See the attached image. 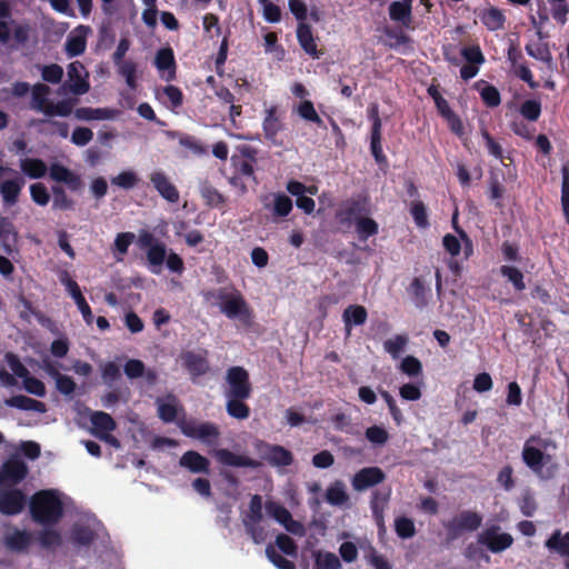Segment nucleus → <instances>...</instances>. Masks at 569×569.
<instances>
[{
	"mask_svg": "<svg viewBox=\"0 0 569 569\" xmlns=\"http://www.w3.org/2000/svg\"><path fill=\"white\" fill-rule=\"evenodd\" d=\"M226 411L237 420H246L251 415V409L247 405L252 395V385L249 372L240 366L230 367L226 372Z\"/></svg>",
	"mask_w": 569,
	"mask_h": 569,
	"instance_id": "1",
	"label": "nucleus"
},
{
	"mask_svg": "<svg viewBox=\"0 0 569 569\" xmlns=\"http://www.w3.org/2000/svg\"><path fill=\"white\" fill-rule=\"evenodd\" d=\"M29 509L32 520L44 527L57 525L63 517V503L53 489L36 492L30 499Z\"/></svg>",
	"mask_w": 569,
	"mask_h": 569,
	"instance_id": "2",
	"label": "nucleus"
},
{
	"mask_svg": "<svg viewBox=\"0 0 569 569\" xmlns=\"http://www.w3.org/2000/svg\"><path fill=\"white\" fill-rule=\"evenodd\" d=\"M207 301L217 300L220 311L229 319H239L243 323H250L252 310L240 291L219 288L204 293Z\"/></svg>",
	"mask_w": 569,
	"mask_h": 569,
	"instance_id": "3",
	"label": "nucleus"
},
{
	"mask_svg": "<svg viewBox=\"0 0 569 569\" xmlns=\"http://www.w3.org/2000/svg\"><path fill=\"white\" fill-rule=\"evenodd\" d=\"M208 357L209 352L207 349L186 350L179 355V361L193 383H197L200 377L206 376L210 371Z\"/></svg>",
	"mask_w": 569,
	"mask_h": 569,
	"instance_id": "4",
	"label": "nucleus"
},
{
	"mask_svg": "<svg viewBox=\"0 0 569 569\" xmlns=\"http://www.w3.org/2000/svg\"><path fill=\"white\" fill-rule=\"evenodd\" d=\"M369 213L370 207L367 198H349L340 204L335 218L341 227L350 228Z\"/></svg>",
	"mask_w": 569,
	"mask_h": 569,
	"instance_id": "5",
	"label": "nucleus"
},
{
	"mask_svg": "<svg viewBox=\"0 0 569 569\" xmlns=\"http://www.w3.org/2000/svg\"><path fill=\"white\" fill-rule=\"evenodd\" d=\"M181 432L189 438L198 439L209 447H214L220 437V430L213 422L183 421L180 425Z\"/></svg>",
	"mask_w": 569,
	"mask_h": 569,
	"instance_id": "6",
	"label": "nucleus"
},
{
	"mask_svg": "<svg viewBox=\"0 0 569 569\" xmlns=\"http://www.w3.org/2000/svg\"><path fill=\"white\" fill-rule=\"evenodd\" d=\"M510 128L515 134L526 139H532L533 99H527L519 108H515L511 114Z\"/></svg>",
	"mask_w": 569,
	"mask_h": 569,
	"instance_id": "7",
	"label": "nucleus"
},
{
	"mask_svg": "<svg viewBox=\"0 0 569 569\" xmlns=\"http://www.w3.org/2000/svg\"><path fill=\"white\" fill-rule=\"evenodd\" d=\"M482 523V516L476 511L463 510L446 525L448 536L458 538L463 531H476Z\"/></svg>",
	"mask_w": 569,
	"mask_h": 569,
	"instance_id": "8",
	"label": "nucleus"
},
{
	"mask_svg": "<svg viewBox=\"0 0 569 569\" xmlns=\"http://www.w3.org/2000/svg\"><path fill=\"white\" fill-rule=\"evenodd\" d=\"M478 542L491 552L499 553L512 545L513 538L507 532H500V526L492 525L478 536Z\"/></svg>",
	"mask_w": 569,
	"mask_h": 569,
	"instance_id": "9",
	"label": "nucleus"
},
{
	"mask_svg": "<svg viewBox=\"0 0 569 569\" xmlns=\"http://www.w3.org/2000/svg\"><path fill=\"white\" fill-rule=\"evenodd\" d=\"M28 467L18 456L8 458L0 468V478L3 486L14 487L26 479Z\"/></svg>",
	"mask_w": 569,
	"mask_h": 569,
	"instance_id": "10",
	"label": "nucleus"
},
{
	"mask_svg": "<svg viewBox=\"0 0 569 569\" xmlns=\"http://www.w3.org/2000/svg\"><path fill=\"white\" fill-rule=\"evenodd\" d=\"M368 117L372 122L370 132V151L378 164L387 163V157L381 146V119L379 117L378 104L373 103L368 109Z\"/></svg>",
	"mask_w": 569,
	"mask_h": 569,
	"instance_id": "11",
	"label": "nucleus"
},
{
	"mask_svg": "<svg viewBox=\"0 0 569 569\" xmlns=\"http://www.w3.org/2000/svg\"><path fill=\"white\" fill-rule=\"evenodd\" d=\"M59 280L66 287V290L71 296V298L74 300L79 311L83 317L84 322L90 326L93 321V315L77 281L70 277L67 270L60 271Z\"/></svg>",
	"mask_w": 569,
	"mask_h": 569,
	"instance_id": "12",
	"label": "nucleus"
},
{
	"mask_svg": "<svg viewBox=\"0 0 569 569\" xmlns=\"http://www.w3.org/2000/svg\"><path fill=\"white\" fill-rule=\"evenodd\" d=\"M569 3L567 0H547L538 8L539 24L553 19L557 24L563 27L568 22Z\"/></svg>",
	"mask_w": 569,
	"mask_h": 569,
	"instance_id": "13",
	"label": "nucleus"
},
{
	"mask_svg": "<svg viewBox=\"0 0 569 569\" xmlns=\"http://www.w3.org/2000/svg\"><path fill=\"white\" fill-rule=\"evenodd\" d=\"M27 503V497L22 490L10 487L0 490V513L16 516L22 512Z\"/></svg>",
	"mask_w": 569,
	"mask_h": 569,
	"instance_id": "14",
	"label": "nucleus"
},
{
	"mask_svg": "<svg viewBox=\"0 0 569 569\" xmlns=\"http://www.w3.org/2000/svg\"><path fill=\"white\" fill-rule=\"evenodd\" d=\"M84 67L79 61H73L68 66L67 73L69 80L66 81L62 86L63 89L69 90L71 93L76 96H82L90 90V83L88 81V73L82 77V71Z\"/></svg>",
	"mask_w": 569,
	"mask_h": 569,
	"instance_id": "15",
	"label": "nucleus"
},
{
	"mask_svg": "<svg viewBox=\"0 0 569 569\" xmlns=\"http://www.w3.org/2000/svg\"><path fill=\"white\" fill-rule=\"evenodd\" d=\"M33 542V533L17 527H11L3 536L4 547L16 553H27Z\"/></svg>",
	"mask_w": 569,
	"mask_h": 569,
	"instance_id": "16",
	"label": "nucleus"
},
{
	"mask_svg": "<svg viewBox=\"0 0 569 569\" xmlns=\"http://www.w3.org/2000/svg\"><path fill=\"white\" fill-rule=\"evenodd\" d=\"M239 153L240 156L234 154L231 158L236 173L256 179L253 164L257 162L258 150L251 146H242Z\"/></svg>",
	"mask_w": 569,
	"mask_h": 569,
	"instance_id": "17",
	"label": "nucleus"
},
{
	"mask_svg": "<svg viewBox=\"0 0 569 569\" xmlns=\"http://www.w3.org/2000/svg\"><path fill=\"white\" fill-rule=\"evenodd\" d=\"M508 61L511 64V71L521 80L528 83L530 88H533V77L531 70L526 63V59L519 44L511 42L508 48Z\"/></svg>",
	"mask_w": 569,
	"mask_h": 569,
	"instance_id": "18",
	"label": "nucleus"
},
{
	"mask_svg": "<svg viewBox=\"0 0 569 569\" xmlns=\"http://www.w3.org/2000/svg\"><path fill=\"white\" fill-rule=\"evenodd\" d=\"M213 457L216 460L227 467H236V468H252L257 469L261 466V463L258 460H254L248 456L244 455H237L229 449H214L212 451Z\"/></svg>",
	"mask_w": 569,
	"mask_h": 569,
	"instance_id": "19",
	"label": "nucleus"
},
{
	"mask_svg": "<svg viewBox=\"0 0 569 569\" xmlns=\"http://www.w3.org/2000/svg\"><path fill=\"white\" fill-rule=\"evenodd\" d=\"M385 479L386 473L379 467H366L356 472L351 483L355 490L363 491L381 483Z\"/></svg>",
	"mask_w": 569,
	"mask_h": 569,
	"instance_id": "20",
	"label": "nucleus"
},
{
	"mask_svg": "<svg viewBox=\"0 0 569 569\" xmlns=\"http://www.w3.org/2000/svg\"><path fill=\"white\" fill-rule=\"evenodd\" d=\"M150 182L158 193L168 202L177 203L180 199L179 190L162 171H153L149 176Z\"/></svg>",
	"mask_w": 569,
	"mask_h": 569,
	"instance_id": "21",
	"label": "nucleus"
},
{
	"mask_svg": "<svg viewBox=\"0 0 569 569\" xmlns=\"http://www.w3.org/2000/svg\"><path fill=\"white\" fill-rule=\"evenodd\" d=\"M49 176L56 182L66 183L71 191H79L83 187L81 177L60 163L50 166Z\"/></svg>",
	"mask_w": 569,
	"mask_h": 569,
	"instance_id": "22",
	"label": "nucleus"
},
{
	"mask_svg": "<svg viewBox=\"0 0 569 569\" xmlns=\"http://www.w3.org/2000/svg\"><path fill=\"white\" fill-rule=\"evenodd\" d=\"M154 66L166 81L176 79V59L172 48L166 47L157 51L154 57Z\"/></svg>",
	"mask_w": 569,
	"mask_h": 569,
	"instance_id": "23",
	"label": "nucleus"
},
{
	"mask_svg": "<svg viewBox=\"0 0 569 569\" xmlns=\"http://www.w3.org/2000/svg\"><path fill=\"white\" fill-rule=\"evenodd\" d=\"M264 447L263 459L273 467H288L293 462V455L280 445L262 442Z\"/></svg>",
	"mask_w": 569,
	"mask_h": 569,
	"instance_id": "24",
	"label": "nucleus"
},
{
	"mask_svg": "<svg viewBox=\"0 0 569 569\" xmlns=\"http://www.w3.org/2000/svg\"><path fill=\"white\" fill-rule=\"evenodd\" d=\"M179 465L182 468H186L191 473H210V461L204 456L200 455L198 451L188 450L186 451L180 460Z\"/></svg>",
	"mask_w": 569,
	"mask_h": 569,
	"instance_id": "25",
	"label": "nucleus"
},
{
	"mask_svg": "<svg viewBox=\"0 0 569 569\" xmlns=\"http://www.w3.org/2000/svg\"><path fill=\"white\" fill-rule=\"evenodd\" d=\"M297 39L302 50L310 57L318 59L320 52L317 47L316 38L312 33V28L307 22H300L297 27Z\"/></svg>",
	"mask_w": 569,
	"mask_h": 569,
	"instance_id": "26",
	"label": "nucleus"
},
{
	"mask_svg": "<svg viewBox=\"0 0 569 569\" xmlns=\"http://www.w3.org/2000/svg\"><path fill=\"white\" fill-rule=\"evenodd\" d=\"M540 446L536 437V475L542 479H550L557 472V463L551 455L545 453L538 448Z\"/></svg>",
	"mask_w": 569,
	"mask_h": 569,
	"instance_id": "27",
	"label": "nucleus"
},
{
	"mask_svg": "<svg viewBox=\"0 0 569 569\" xmlns=\"http://www.w3.org/2000/svg\"><path fill=\"white\" fill-rule=\"evenodd\" d=\"M390 20L400 23L406 29L412 27V4L402 1H392L388 8Z\"/></svg>",
	"mask_w": 569,
	"mask_h": 569,
	"instance_id": "28",
	"label": "nucleus"
},
{
	"mask_svg": "<svg viewBox=\"0 0 569 569\" xmlns=\"http://www.w3.org/2000/svg\"><path fill=\"white\" fill-rule=\"evenodd\" d=\"M368 318L367 309L360 305L348 306L342 313V321L347 336H350L353 326H362Z\"/></svg>",
	"mask_w": 569,
	"mask_h": 569,
	"instance_id": "29",
	"label": "nucleus"
},
{
	"mask_svg": "<svg viewBox=\"0 0 569 569\" xmlns=\"http://www.w3.org/2000/svg\"><path fill=\"white\" fill-rule=\"evenodd\" d=\"M24 186V179L17 176L14 179L4 180L0 183V194L4 204L13 206L18 202L19 194Z\"/></svg>",
	"mask_w": 569,
	"mask_h": 569,
	"instance_id": "30",
	"label": "nucleus"
},
{
	"mask_svg": "<svg viewBox=\"0 0 569 569\" xmlns=\"http://www.w3.org/2000/svg\"><path fill=\"white\" fill-rule=\"evenodd\" d=\"M4 403L8 407L17 408L24 411H36L40 413H44L47 411V406L44 402L23 395L12 396L6 399Z\"/></svg>",
	"mask_w": 569,
	"mask_h": 569,
	"instance_id": "31",
	"label": "nucleus"
},
{
	"mask_svg": "<svg viewBox=\"0 0 569 569\" xmlns=\"http://www.w3.org/2000/svg\"><path fill=\"white\" fill-rule=\"evenodd\" d=\"M4 403L8 407L17 408L24 411H36L40 413H44L47 411V406L44 402L23 395L12 396L6 399Z\"/></svg>",
	"mask_w": 569,
	"mask_h": 569,
	"instance_id": "32",
	"label": "nucleus"
},
{
	"mask_svg": "<svg viewBox=\"0 0 569 569\" xmlns=\"http://www.w3.org/2000/svg\"><path fill=\"white\" fill-rule=\"evenodd\" d=\"M283 124L278 116L276 106H271L266 110V116L262 122L263 133L267 140H274L277 134L282 130Z\"/></svg>",
	"mask_w": 569,
	"mask_h": 569,
	"instance_id": "33",
	"label": "nucleus"
},
{
	"mask_svg": "<svg viewBox=\"0 0 569 569\" xmlns=\"http://www.w3.org/2000/svg\"><path fill=\"white\" fill-rule=\"evenodd\" d=\"M475 88L479 91L482 102L488 108H496L501 103L500 92L495 86L485 80H479L475 83Z\"/></svg>",
	"mask_w": 569,
	"mask_h": 569,
	"instance_id": "34",
	"label": "nucleus"
},
{
	"mask_svg": "<svg viewBox=\"0 0 569 569\" xmlns=\"http://www.w3.org/2000/svg\"><path fill=\"white\" fill-rule=\"evenodd\" d=\"M31 93V108L46 114L47 107L51 102L48 99L50 88L44 83L38 82L32 87Z\"/></svg>",
	"mask_w": 569,
	"mask_h": 569,
	"instance_id": "35",
	"label": "nucleus"
},
{
	"mask_svg": "<svg viewBox=\"0 0 569 569\" xmlns=\"http://www.w3.org/2000/svg\"><path fill=\"white\" fill-rule=\"evenodd\" d=\"M353 226L357 237L361 242L367 241L370 237H373L379 232L378 222L368 216H363Z\"/></svg>",
	"mask_w": 569,
	"mask_h": 569,
	"instance_id": "36",
	"label": "nucleus"
},
{
	"mask_svg": "<svg viewBox=\"0 0 569 569\" xmlns=\"http://www.w3.org/2000/svg\"><path fill=\"white\" fill-rule=\"evenodd\" d=\"M481 22L490 31H497L503 28L506 18L503 12L498 8H489L480 14Z\"/></svg>",
	"mask_w": 569,
	"mask_h": 569,
	"instance_id": "37",
	"label": "nucleus"
},
{
	"mask_svg": "<svg viewBox=\"0 0 569 569\" xmlns=\"http://www.w3.org/2000/svg\"><path fill=\"white\" fill-rule=\"evenodd\" d=\"M91 423L94 429V435L98 437V435H102L106 432L113 431L117 427L116 421L113 418L103 411H96L91 415Z\"/></svg>",
	"mask_w": 569,
	"mask_h": 569,
	"instance_id": "38",
	"label": "nucleus"
},
{
	"mask_svg": "<svg viewBox=\"0 0 569 569\" xmlns=\"http://www.w3.org/2000/svg\"><path fill=\"white\" fill-rule=\"evenodd\" d=\"M21 170L31 179H40L47 173V164L38 158H26L20 161Z\"/></svg>",
	"mask_w": 569,
	"mask_h": 569,
	"instance_id": "39",
	"label": "nucleus"
},
{
	"mask_svg": "<svg viewBox=\"0 0 569 569\" xmlns=\"http://www.w3.org/2000/svg\"><path fill=\"white\" fill-rule=\"evenodd\" d=\"M78 120H106L112 117V111L107 108L80 107L74 110Z\"/></svg>",
	"mask_w": 569,
	"mask_h": 569,
	"instance_id": "40",
	"label": "nucleus"
},
{
	"mask_svg": "<svg viewBox=\"0 0 569 569\" xmlns=\"http://www.w3.org/2000/svg\"><path fill=\"white\" fill-rule=\"evenodd\" d=\"M167 257V247L163 242H158L147 250V260L151 267L153 273H159L160 267L164 262Z\"/></svg>",
	"mask_w": 569,
	"mask_h": 569,
	"instance_id": "41",
	"label": "nucleus"
},
{
	"mask_svg": "<svg viewBox=\"0 0 569 569\" xmlns=\"http://www.w3.org/2000/svg\"><path fill=\"white\" fill-rule=\"evenodd\" d=\"M157 403L159 418L166 423L173 422L178 415L177 398L172 395H169L167 397V401H161L159 399Z\"/></svg>",
	"mask_w": 569,
	"mask_h": 569,
	"instance_id": "42",
	"label": "nucleus"
},
{
	"mask_svg": "<svg viewBox=\"0 0 569 569\" xmlns=\"http://www.w3.org/2000/svg\"><path fill=\"white\" fill-rule=\"evenodd\" d=\"M96 539V532L84 525H74L71 531V540L77 546L88 547Z\"/></svg>",
	"mask_w": 569,
	"mask_h": 569,
	"instance_id": "43",
	"label": "nucleus"
},
{
	"mask_svg": "<svg viewBox=\"0 0 569 569\" xmlns=\"http://www.w3.org/2000/svg\"><path fill=\"white\" fill-rule=\"evenodd\" d=\"M262 519V498L259 495H253L249 502V510L242 518V523H260Z\"/></svg>",
	"mask_w": 569,
	"mask_h": 569,
	"instance_id": "44",
	"label": "nucleus"
},
{
	"mask_svg": "<svg viewBox=\"0 0 569 569\" xmlns=\"http://www.w3.org/2000/svg\"><path fill=\"white\" fill-rule=\"evenodd\" d=\"M37 539L41 548L51 550L59 547L62 543V537L56 529L44 528L38 532Z\"/></svg>",
	"mask_w": 569,
	"mask_h": 569,
	"instance_id": "45",
	"label": "nucleus"
},
{
	"mask_svg": "<svg viewBox=\"0 0 569 569\" xmlns=\"http://www.w3.org/2000/svg\"><path fill=\"white\" fill-rule=\"evenodd\" d=\"M326 500L331 506H343L348 502L349 496L345 490V486L341 481H337L331 485L326 491Z\"/></svg>",
	"mask_w": 569,
	"mask_h": 569,
	"instance_id": "46",
	"label": "nucleus"
},
{
	"mask_svg": "<svg viewBox=\"0 0 569 569\" xmlns=\"http://www.w3.org/2000/svg\"><path fill=\"white\" fill-rule=\"evenodd\" d=\"M78 102V99H64L58 102H50V106L47 107L46 116L47 117H68L72 113L73 107Z\"/></svg>",
	"mask_w": 569,
	"mask_h": 569,
	"instance_id": "47",
	"label": "nucleus"
},
{
	"mask_svg": "<svg viewBox=\"0 0 569 569\" xmlns=\"http://www.w3.org/2000/svg\"><path fill=\"white\" fill-rule=\"evenodd\" d=\"M546 547L560 557H569V542L562 537L560 530H556L546 541Z\"/></svg>",
	"mask_w": 569,
	"mask_h": 569,
	"instance_id": "48",
	"label": "nucleus"
},
{
	"mask_svg": "<svg viewBox=\"0 0 569 569\" xmlns=\"http://www.w3.org/2000/svg\"><path fill=\"white\" fill-rule=\"evenodd\" d=\"M409 291L417 308L423 309L428 305L427 289L420 278H413L410 283Z\"/></svg>",
	"mask_w": 569,
	"mask_h": 569,
	"instance_id": "49",
	"label": "nucleus"
},
{
	"mask_svg": "<svg viewBox=\"0 0 569 569\" xmlns=\"http://www.w3.org/2000/svg\"><path fill=\"white\" fill-rule=\"evenodd\" d=\"M201 197L203 198L207 206L212 208H219L226 202V198L209 183H203L200 188Z\"/></svg>",
	"mask_w": 569,
	"mask_h": 569,
	"instance_id": "50",
	"label": "nucleus"
},
{
	"mask_svg": "<svg viewBox=\"0 0 569 569\" xmlns=\"http://www.w3.org/2000/svg\"><path fill=\"white\" fill-rule=\"evenodd\" d=\"M298 113L302 119L317 124L319 128H327L325 121L317 113L312 101L303 100L300 102L298 106Z\"/></svg>",
	"mask_w": 569,
	"mask_h": 569,
	"instance_id": "51",
	"label": "nucleus"
},
{
	"mask_svg": "<svg viewBox=\"0 0 569 569\" xmlns=\"http://www.w3.org/2000/svg\"><path fill=\"white\" fill-rule=\"evenodd\" d=\"M118 73L126 79L127 86L134 90L138 86L137 83V64L131 61H123L116 63Z\"/></svg>",
	"mask_w": 569,
	"mask_h": 569,
	"instance_id": "52",
	"label": "nucleus"
},
{
	"mask_svg": "<svg viewBox=\"0 0 569 569\" xmlns=\"http://www.w3.org/2000/svg\"><path fill=\"white\" fill-rule=\"evenodd\" d=\"M292 210V200L282 192L273 194L272 214L274 217L284 218Z\"/></svg>",
	"mask_w": 569,
	"mask_h": 569,
	"instance_id": "53",
	"label": "nucleus"
},
{
	"mask_svg": "<svg viewBox=\"0 0 569 569\" xmlns=\"http://www.w3.org/2000/svg\"><path fill=\"white\" fill-rule=\"evenodd\" d=\"M53 200L52 208L57 210H72L74 201L68 197L66 190L61 186H52Z\"/></svg>",
	"mask_w": 569,
	"mask_h": 569,
	"instance_id": "54",
	"label": "nucleus"
},
{
	"mask_svg": "<svg viewBox=\"0 0 569 569\" xmlns=\"http://www.w3.org/2000/svg\"><path fill=\"white\" fill-rule=\"evenodd\" d=\"M500 274L512 283L516 291H522L526 288L522 272L512 266H501Z\"/></svg>",
	"mask_w": 569,
	"mask_h": 569,
	"instance_id": "55",
	"label": "nucleus"
},
{
	"mask_svg": "<svg viewBox=\"0 0 569 569\" xmlns=\"http://www.w3.org/2000/svg\"><path fill=\"white\" fill-rule=\"evenodd\" d=\"M410 213L418 228L427 229L430 226L428 220L427 208L422 201H412L410 204Z\"/></svg>",
	"mask_w": 569,
	"mask_h": 569,
	"instance_id": "56",
	"label": "nucleus"
},
{
	"mask_svg": "<svg viewBox=\"0 0 569 569\" xmlns=\"http://www.w3.org/2000/svg\"><path fill=\"white\" fill-rule=\"evenodd\" d=\"M395 531L401 539H409L416 535V527L412 519L401 516L395 519Z\"/></svg>",
	"mask_w": 569,
	"mask_h": 569,
	"instance_id": "57",
	"label": "nucleus"
},
{
	"mask_svg": "<svg viewBox=\"0 0 569 569\" xmlns=\"http://www.w3.org/2000/svg\"><path fill=\"white\" fill-rule=\"evenodd\" d=\"M87 40L84 36H69L67 38L64 50L70 58L82 54L86 50Z\"/></svg>",
	"mask_w": 569,
	"mask_h": 569,
	"instance_id": "58",
	"label": "nucleus"
},
{
	"mask_svg": "<svg viewBox=\"0 0 569 569\" xmlns=\"http://www.w3.org/2000/svg\"><path fill=\"white\" fill-rule=\"evenodd\" d=\"M408 343V337L406 335H397L391 339L383 342L385 351L388 352L392 358H398L403 351Z\"/></svg>",
	"mask_w": 569,
	"mask_h": 569,
	"instance_id": "59",
	"label": "nucleus"
},
{
	"mask_svg": "<svg viewBox=\"0 0 569 569\" xmlns=\"http://www.w3.org/2000/svg\"><path fill=\"white\" fill-rule=\"evenodd\" d=\"M266 509L269 516L282 526L286 525V522L291 521L290 511L280 503L269 501L266 505Z\"/></svg>",
	"mask_w": 569,
	"mask_h": 569,
	"instance_id": "60",
	"label": "nucleus"
},
{
	"mask_svg": "<svg viewBox=\"0 0 569 569\" xmlns=\"http://www.w3.org/2000/svg\"><path fill=\"white\" fill-rule=\"evenodd\" d=\"M139 178L136 172L126 170L111 179V183L124 190H130L138 184Z\"/></svg>",
	"mask_w": 569,
	"mask_h": 569,
	"instance_id": "61",
	"label": "nucleus"
},
{
	"mask_svg": "<svg viewBox=\"0 0 569 569\" xmlns=\"http://www.w3.org/2000/svg\"><path fill=\"white\" fill-rule=\"evenodd\" d=\"M366 439L376 446H382L389 440L388 431L381 426H371L366 429Z\"/></svg>",
	"mask_w": 569,
	"mask_h": 569,
	"instance_id": "62",
	"label": "nucleus"
},
{
	"mask_svg": "<svg viewBox=\"0 0 569 569\" xmlns=\"http://www.w3.org/2000/svg\"><path fill=\"white\" fill-rule=\"evenodd\" d=\"M266 555L272 565L278 569H296L295 562L281 556L272 545L267 546Z\"/></svg>",
	"mask_w": 569,
	"mask_h": 569,
	"instance_id": "63",
	"label": "nucleus"
},
{
	"mask_svg": "<svg viewBox=\"0 0 569 569\" xmlns=\"http://www.w3.org/2000/svg\"><path fill=\"white\" fill-rule=\"evenodd\" d=\"M339 558L332 552L319 553L316 558L315 569H339Z\"/></svg>",
	"mask_w": 569,
	"mask_h": 569,
	"instance_id": "64",
	"label": "nucleus"
}]
</instances>
